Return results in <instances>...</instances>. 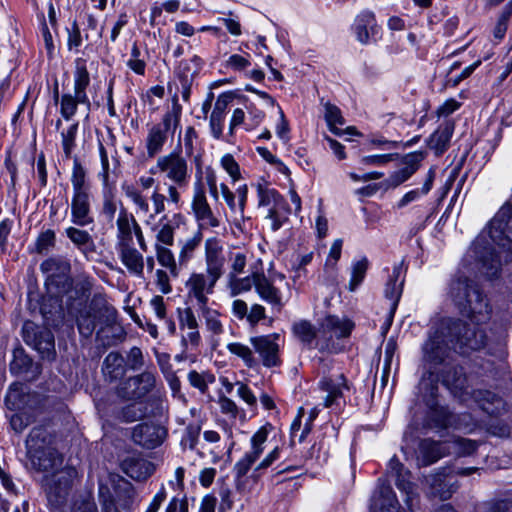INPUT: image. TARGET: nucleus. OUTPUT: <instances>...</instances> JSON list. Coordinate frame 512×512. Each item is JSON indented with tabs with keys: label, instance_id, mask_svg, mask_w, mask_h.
<instances>
[{
	"label": "nucleus",
	"instance_id": "1",
	"mask_svg": "<svg viewBox=\"0 0 512 512\" xmlns=\"http://www.w3.org/2000/svg\"><path fill=\"white\" fill-rule=\"evenodd\" d=\"M479 273L480 244L476 237L465 252L449 289V295L461 315L468 318L474 327L468 328V325L460 320L443 318L430 331L423 352L455 351L457 346L475 350L471 342L478 329L476 308L480 302Z\"/></svg>",
	"mask_w": 512,
	"mask_h": 512
},
{
	"label": "nucleus",
	"instance_id": "2",
	"mask_svg": "<svg viewBox=\"0 0 512 512\" xmlns=\"http://www.w3.org/2000/svg\"><path fill=\"white\" fill-rule=\"evenodd\" d=\"M92 287L90 277L78 276L75 285L65 291L67 314L75 318L79 333L84 337L91 336L99 325L98 341L104 347L111 346L122 334V329L115 326L117 311L102 293H95L87 304Z\"/></svg>",
	"mask_w": 512,
	"mask_h": 512
},
{
	"label": "nucleus",
	"instance_id": "3",
	"mask_svg": "<svg viewBox=\"0 0 512 512\" xmlns=\"http://www.w3.org/2000/svg\"><path fill=\"white\" fill-rule=\"evenodd\" d=\"M133 485L117 473H108L99 479L98 498L102 512H120L118 507L129 510L135 500Z\"/></svg>",
	"mask_w": 512,
	"mask_h": 512
},
{
	"label": "nucleus",
	"instance_id": "4",
	"mask_svg": "<svg viewBox=\"0 0 512 512\" xmlns=\"http://www.w3.org/2000/svg\"><path fill=\"white\" fill-rule=\"evenodd\" d=\"M512 412L504 399L492 391L482 392V429L500 438L510 436Z\"/></svg>",
	"mask_w": 512,
	"mask_h": 512
},
{
	"label": "nucleus",
	"instance_id": "5",
	"mask_svg": "<svg viewBox=\"0 0 512 512\" xmlns=\"http://www.w3.org/2000/svg\"><path fill=\"white\" fill-rule=\"evenodd\" d=\"M76 476V469L65 465L42 477L41 488L52 509H60L66 505Z\"/></svg>",
	"mask_w": 512,
	"mask_h": 512
},
{
	"label": "nucleus",
	"instance_id": "6",
	"mask_svg": "<svg viewBox=\"0 0 512 512\" xmlns=\"http://www.w3.org/2000/svg\"><path fill=\"white\" fill-rule=\"evenodd\" d=\"M425 374L436 376L449 389L464 391L467 388V378L462 367L454 366L445 354H425Z\"/></svg>",
	"mask_w": 512,
	"mask_h": 512
},
{
	"label": "nucleus",
	"instance_id": "7",
	"mask_svg": "<svg viewBox=\"0 0 512 512\" xmlns=\"http://www.w3.org/2000/svg\"><path fill=\"white\" fill-rule=\"evenodd\" d=\"M486 316L489 327L482 329V350L488 351L499 349L505 341L506 325L508 317L506 311L500 306L485 304V313L482 312V319Z\"/></svg>",
	"mask_w": 512,
	"mask_h": 512
},
{
	"label": "nucleus",
	"instance_id": "8",
	"mask_svg": "<svg viewBox=\"0 0 512 512\" xmlns=\"http://www.w3.org/2000/svg\"><path fill=\"white\" fill-rule=\"evenodd\" d=\"M259 207H269L266 218L271 220V229L277 231L288 220L290 213L288 204L275 190L258 185Z\"/></svg>",
	"mask_w": 512,
	"mask_h": 512
},
{
	"label": "nucleus",
	"instance_id": "9",
	"mask_svg": "<svg viewBox=\"0 0 512 512\" xmlns=\"http://www.w3.org/2000/svg\"><path fill=\"white\" fill-rule=\"evenodd\" d=\"M160 172L179 188L188 184V164L184 157L177 153H170L157 159L155 169L151 173Z\"/></svg>",
	"mask_w": 512,
	"mask_h": 512
},
{
	"label": "nucleus",
	"instance_id": "10",
	"mask_svg": "<svg viewBox=\"0 0 512 512\" xmlns=\"http://www.w3.org/2000/svg\"><path fill=\"white\" fill-rule=\"evenodd\" d=\"M40 270L47 276L46 283L55 286L58 294L66 291L72 285L71 264L63 256H53L44 260L40 265Z\"/></svg>",
	"mask_w": 512,
	"mask_h": 512
},
{
	"label": "nucleus",
	"instance_id": "11",
	"mask_svg": "<svg viewBox=\"0 0 512 512\" xmlns=\"http://www.w3.org/2000/svg\"><path fill=\"white\" fill-rule=\"evenodd\" d=\"M221 275L206 272L193 273L186 282L187 297L195 301L198 307H204L208 303V295L214 291V286Z\"/></svg>",
	"mask_w": 512,
	"mask_h": 512
},
{
	"label": "nucleus",
	"instance_id": "12",
	"mask_svg": "<svg viewBox=\"0 0 512 512\" xmlns=\"http://www.w3.org/2000/svg\"><path fill=\"white\" fill-rule=\"evenodd\" d=\"M144 365L143 354H107L103 373L110 381L122 378L128 370H137Z\"/></svg>",
	"mask_w": 512,
	"mask_h": 512
},
{
	"label": "nucleus",
	"instance_id": "13",
	"mask_svg": "<svg viewBox=\"0 0 512 512\" xmlns=\"http://www.w3.org/2000/svg\"><path fill=\"white\" fill-rule=\"evenodd\" d=\"M489 235L499 246L512 242V204L505 203L489 223Z\"/></svg>",
	"mask_w": 512,
	"mask_h": 512
},
{
	"label": "nucleus",
	"instance_id": "14",
	"mask_svg": "<svg viewBox=\"0 0 512 512\" xmlns=\"http://www.w3.org/2000/svg\"><path fill=\"white\" fill-rule=\"evenodd\" d=\"M155 387V377L150 372L130 377L118 387V395L126 400H139Z\"/></svg>",
	"mask_w": 512,
	"mask_h": 512
},
{
	"label": "nucleus",
	"instance_id": "15",
	"mask_svg": "<svg viewBox=\"0 0 512 512\" xmlns=\"http://www.w3.org/2000/svg\"><path fill=\"white\" fill-rule=\"evenodd\" d=\"M24 342L37 352H52L54 336L50 330L39 327L32 321H26L22 327Z\"/></svg>",
	"mask_w": 512,
	"mask_h": 512
},
{
	"label": "nucleus",
	"instance_id": "16",
	"mask_svg": "<svg viewBox=\"0 0 512 512\" xmlns=\"http://www.w3.org/2000/svg\"><path fill=\"white\" fill-rule=\"evenodd\" d=\"M402 267L403 262L394 266L393 272L385 286L384 294L387 299L391 300V304L386 319L380 328V332L382 335H385L390 329L393 322L395 311L397 309L400 297L402 295L404 280H401L400 283H397L402 271Z\"/></svg>",
	"mask_w": 512,
	"mask_h": 512
},
{
	"label": "nucleus",
	"instance_id": "17",
	"mask_svg": "<svg viewBox=\"0 0 512 512\" xmlns=\"http://www.w3.org/2000/svg\"><path fill=\"white\" fill-rule=\"evenodd\" d=\"M166 435V429L153 422L138 424L132 431L133 441L145 449H154L160 446L166 438Z\"/></svg>",
	"mask_w": 512,
	"mask_h": 512
},
{
	"label": "nucleus",
	"instance_id": "18",
	"mask_svg": "<svg viewBox=\"0 0 512 512\" xmlns=\"http://www.w3.org/2000/svg\"><path fill=\"white\" fill-rule=\"evenodd\" d=\"M27 457L37 472L51 473L64 465V457L57 448L28 451Z\"/></svg>",
	"mask_w": 512,
	"mask_h": 512
},
{
	"label": "nucleus",
	"instance_id": "19",
	"mask_svg": "<svg viewBox=\"0 0 512 512\" xmlns=\"http://www.w3.org/2000/svg\"><path fill=\"white\" fill-rule=\"evenodd\" d=\"M425 152L419 151L403 157L404 167L393 172L382 182L386 189L396 188L406 182L419 168L420 162L425 158Z\"/></svg>",
	"mask_w": 512,
	"mask_h": 512
},
{
	"label": "nucleus",
	"instance_id": "20",
	"mask_svg": "<svg viewBox=\"0 0 512 512\" xmlns=\"http://www.w3.org/2000/svg\"><path fill=\"white\" fill-rule=\"evenodd\" d=\"M71 221L78 227L92 224L94 219L91 215L90 194L85 192H73L71 201Z\"/></svg>",
	"mask_w": 512,
	"mask_h": 512
},
{
	"label": "nucleus",
	"instance_id": "21",
	"mask_svg": "<svg viewBox=\"0 0 512 512\" xmlns=\"http://www.w3.org/2000/svg\"><path fill=\"white\" fill-rule=\"evenodd\" d=\"M14 358L10 363V371L17 377L26 381L35 380L42 371L40 360H34L29 354H13Z\"/></svg>",
	"mask_w": 512,
	"mask_h": 512
},
{
	"label": "nucleus",
	"instance_id": "22",
	"mask_svg": "<svg viewBox=\"0 0 512 512\" xmlns=\"http://www.w3.org/2000/svg\"><path fill=\"white\" fill-rule=\"evenodd\" d=\"M120 468L126 475L138 481L146 480L155 470L154 464L140 455L126 456L121 461Z\"/></svg>",
	"mask_w": 512,
	"mask_h": 512
},
{
	"label": "nucleus",
	"instance_id": "23",
	"mask_svg": "<svg viewBox=\"0 0 512 512\" xmlns=\"http://www.w3.org/2000/svg\"><path fill=\"white\" fill-rule=\"evenodd\" d=\"M454 132V122L447 120L439 125L438 129L427 139V146L436 156L442 155L449 148Z\"/></svg>",
	"mask_w": 512,
	"mask_h": 512
},
{
	"label": "nucleus",
	"instance_id": "24",
	"mask_svg": "<svg viewBox=\"0 0 512 512\" xmlns=\"http://www.w3.org/2000/svg\"><path fill=\"white\" fill-rule=\"evenodd\" d=\"M25 444L27 452L45 450L46 448H56L55 436L42 425L32 428L27 436Z\"/></svg>",
	"mask_w": 512,
	"mask_h": 512
},
{
	"label": "nucleus",
	"instance_id": "25",
	"mask_svg": "<svg viewBox=\"0 0 512 512\" xmlns=\"http://www.w3.org/2000/svg\"><path fill=\"white\" fill-rule=\"evenodd\" d=\"M192 209L197 220L201 221L203 224L211 227L219 226V221L214 216L202 188L197 189L194 194Z\"/></svg>",
	"mask_w": 512,
	"mask_h": 512
},
{
	"label": "nucleus",
	"instance_id": "26",
	"mask_svg": "<svg viewBox=\"0 0 512 512\" xmlns=\"http://www.w3.org/2000/svg\"><path fill=\"white\" fill-rule=\"evenodd\" d=\"M172 116L166 114L162 124L152 127L147 138V152L150 157L158 153L166 141V133L171 127Z\"/></svg>",
	"mask_w": 512,
	"mask_h": 512
},
{
	"label": "nucleus",
	"instance_id": "27",
	"mask_svg": "<svg viewBox=\"0 0 512 512\" xmlns=\"http://www.w3.org/2000/svg\"><path fill=\"white\" fill-rule=\"evenodd\" d=\"M120 257L122 263L128 269V271L138 277L143 276L144 270V258L142 254L136 249L129 245V243L120 242Z\"/></svg>",
	"mask_w": 512,
	"mask_h": 512
},
{
	"label": "nucleus",
	"instance_id": "28",
	"mask_svg": "<svg viewBox=\"0 0 512 512\" xmlns=\"http://www.w3.org/2000/svg\"><path fill=\"white\" fill-rule=\"evenodd\" d=\"M425 482L429 486V494L441 500L449 499L454 492L453 484L444 472L426 476Z\"/></svg>",
	"mask_w": 512,
	"mask_h": 512
},
{
	"label": "nucleus",
	"instance_id": "29",
	"mask_svg": "<svg viewBox=\"0 0 512 512\" xmlns=\"http://www.w3.org/2000/svg\"><path fill=\"white\" fill-rule=\"evenodd\" d=\"M253 284L257 293L263 300L281 309L282 302L280 292L264 274H253Z\"/></svg>",
	"mask_w": 512,
	"mask_h": 512
},
{
	"label": "nucleus",
	"instance_id": "30",
	"mask_svg": "<svg viewBox=\"0 0 512 512\" xmlns=\"http://www.w3.org/2000/svg\"><path fill=\"white\" fill-rule=\"evenodd\" d=\"M378 493L379 497L374 498L372 506L381 512H396L398 500L386 480H379Z\"/></svg>",
	"mask_w": 512,
	"mask_h": 512
},
{
	"label": "nucleus",
	"instance_id": "31",
	"mask_svg": "<svg viewBox=\"0 0 512 512\" xmlns=\"http://www.w3.org/2000/svg\"><path fill=\"white\" fill-rule=\"evenodd\" d=\"M222 247L216 238H209L205 242L206 272L222 275L223 258Z\"/></svg>",
	"mask_w": 512,
	"mask_h": 512
},
{
	"label": "nucleus",
	"instance_id": "32",
	"mask_svg": "<svg viewBox=\"0 0 512 512\" xmlns=\"http://www.w3.org/2000/svg\"><path fill=\"white\" fill-rule=\"evenodd\" d=\"M453 414L443 406L433 405L430 407L425 420V427L430 429H444L449 427L453 422Z\"/></svg>",
	"mask_w": 512,
	"mask_h": 512
},
{
	"label": "nucleus",
	"instance_id": "33",
	"mask_svg": "<svg viewBox=\"0 0 512 512\" xmlns=\"http://www.w3.org/2000/svg\"><path fill=\"white\" fill-rule=\"evenodd\" d=\"M30 393L24 390V385L14 382L10 385L5 397V405L9 410L23 409L28 406Z\"/></svg>",
	"mask_w": 512,
	"mask_h": 512
},
{
	"label": "nucleus",
	"instance_id": "34",
	"mask_svg": "<svg viewBox=\"0 0 512 512\" xmlns=\"http://www.w3.org/2000/svg\"><path fill=\"white\" fill-rule=\"evenodd\" d=\"M90 83L89 72L81 60L76 63L75 80H74V93L81 104L90 106V101L86 94V88Z\"/></svg>",
	"mask_w": 512,
	"mask_h": 512
},
{
	"label": "nucleus",
	"instance_id": "35",
	"mask_svg": "<svg viewBox=\"0 0 512 512\" xmlns=\"http://www.w3.org/2000/svg\"><path fill=\"white\" fill-rule=\"evenodd\" d=\"M66 236L69 240L83 252H93L95 250V243L93 237L86 230L78 227L70 226L65 230Z\"/></svg>",
	"mask_w": 512,
	"mask_h": 512
},
{
	"label": "nucleus",
	"instance_id": "36",
	"mask_svg": "<svg viewBox=\"0 0 512 512\" xmlns=\"http://www.w3.org/2000/svg\"><path fill=\"white\" fill-rule=\"evenodd\" d=\"M500 258L494 248L482 249V276L493 279L498 276L500 271Z\"/></svg>",
	"mask_w": 512,
	"mask_h": 512
},
{
	"label": "nucleus",
	"instance_id": "37",
	"mask_svg": "<svg viewBox=\"0 0 512 512\" xmlns=\"http://www.w3.org/2000/svg\"><path fill=\"white\" fill-rule=\"evenodd\" d=\"M324 329L332 332L336 337H347L354 328V323L347 318L329 315L324 319Z\"/></svg>",
	"mask_w": 512,
	"mask_h": 512
},
{
	"label": "nucleus",
	"instance_id": "38",
	"mask_svg": "<svg viewBox=\"0 0 512 512\" xmlns=\"http://www.w3.org/2000/svg\"><path fill=\"white\" fill-rule=\"evenodd\" d=\"M375 18L372 12L364 11L356 18L355 32L358 41L366 44L369 40V30L374 33Z\"/></svg>",
	"mask_w": 512,
	"mask_h": 512
},
{
	"label": "nucleus",
	"instance_id": "39",
	"mask_svg": "<svg viewBox=\"0 0 512 512\" xmlns=\"http://www.w3.org/2000/svg\"><path fill=\"white\" fill-rule=\"evenodd\" d=\"M389 473L396 477V486L409 494L412 489V483L409 481V471L404 469L402 463L394 456L389 462Z\"/></svg>",
	"mask_w": 512,
	"mask_h": 512
},
{
	"label": "nucleus",
	"instance_id": "40",
	"mask_svg": "<svg viewBox=\"0 0 512 512\" xmlns=\"http://www.w3.org/2000/svg\"><path fill=\"white\" fill-rule=\"evenodd\" d=\"M420 451L425 465L436 462L444 455L442 444L431 439H423L420 442Z\"/></svg>",
	"mask_w": 512,
	"mask_h": 512
},
{
	"label": "nucleus",
	"instance_id": "41",
	"mask_svg": "<svg viewBox=\"0 0 512 512\" xmlns=\"http://www.w3.org/2000/svg\"><path fill=\"white\" fill-rule=\"evenodd\" d=\"M434 178H435V172L432 169H430L427 174L426 180L423 183L422 188L414 189V190L407 192L397 203V208L401 209V208L407 206L409 203L418 200L421 195L428 194L432 188Z\"/></svg>",
	"mask_w": 512,
	"mask_h": 512
},
{
	"label": "nucleus",
	"instance_id": "42",
	"mask_svg": "<svg viewBox=\"0 0 512 512\" xmlns=\"http://www.w3.org/2000/svg\"><path fill=\"white\" fill-rule=\"evenodd\" d=\"M478 63L479 62H475L474 64L465 67L459 74L456 73V71L459 69L460 63H453L447 71L445 85L448 87L457 86L463 79L469 77L473 73L478 66Z\"/></svg>",
	"mask_w": 512,
	"mask_h": 512
},
{
	"label": "nucleus",
	"instance_id": "43",
	"mask_svg": "<svg viewBox=\"0 0 512 512\" xmlns=\"http://www.w3.org/2000/svg\"><path fill=\"white\" fill-rule=\"evenodd\" d=\"M147 414V406L143 402L129 404L121 409L119 418L124 422H135L144 418Z\"/></svg>",
	"mask_w": 512,
	"mask_h": 512
},
{
	"label": "nucleus",
	"instance_id": "44",
	"mask_svg": "<svg viewBox=\"0 0 512 512\" xmlns=\"http://www.w3.org/2000/svg\"><path fill=\"white\" fill-rule=\"evenodd\" d=\"M438 380L439 379H437L436 376L429 375V378L426 379L424 375L419 383V390L421 393L424 391L423 398L429 407L435 405V397L438 390Z\"/></svg>",
	"mask_w": 512,
	"mask_h": 512
},
{
	"label": "nucleus",
	"instance_id": "45",
	"mask_svg": "<svg viewBox=\"0 0 512 512\" xmlns=\"http://www.w3.org/2000/svg\"><path fill=\"white\" fill-rule=\"evenodd\" d=\"M133 215H129L125 210H122L117 219L118 237L120 242L129 243L132 240L133 223L131 220Z\"/></svg>",
	"mask_w": 512,
	"mask_h": 512
},
{
	"label": "nucleus",
	"instance_id": "46",
	"mask_svg": "<svg viewBox=\"0 0 512 512\" xmlns=\"http://www.w3.org/2000/svg\"><path fill=\"white\" fill-rule=\"evenodd\" d=\"M279 339L278 334H272L253 338L252 343L257 352H279L280 345L277 343Z\"/></svg>",
	"mask_w": 512,
	"mask_h": 512
},
{
	"label": "nucleus",
	"instance_id": "47",
	"mask_svg": "<svg viewBox=\"0 0 512 512\" xmlns=\"http://www.w3.org/2000/svg\"><path fill=\"white\" fill-rule=\"evenodd\" d=\"M320 389L327 392V396L324 400V407L329 408L336 403V401L342 398V391L340 385L334 383L331 379H325L320 382Z\"/></svg>",
	"mask_w": 512,
	"mask_h": 512
},
{
	"label": "nucleus",
	"instance_id": "48",
	"mask_svg": "<svg viewBox=\"0 0 512 512\" xmlns=\"http://www.w3.org/2000/svg\"><path fill=\"white\" fill-rule=\"evenodd\" d=\"M325 119L333 133L336 135L342 134V130L338 129L336 125H343L345 123L344 118L341 115L340 109L332 104H326L325 106Z\"/></svg>",
	"mask_w": 512,
	"mask_h": 512
},
{
	"label": "nucleus",
	"instance_id": "49",
	"mask_svg": "<svg viewBox=\"0 0 512 512\" xmlns=\"http://www.w3.org/2000/svg\"><path fill=\"white\" fill-rule=\"evenodd\" d=\"M86 171L80 161L75 158L73 162V170L71 176V182L73 186V192H85L88 191L85 186Z\"/></svg>",
	"mask_w": 512,
	"mask_h": 512
},
{
	"label": "nucleus",
	"instance_id": "50",
	"mask_svg": "<svg viewBox=\"0 0 512 512\" xmlns=\"http://www.w3.org/2000/svg\"><path fill=\"white\" fill-rule=\"evenodd\" d=\"M367 269L368 260L366 258H362L353 265L352 276L349 283L350 291H354L364 280Z\"/></svg>",
	"mask_w": 512,
	"mask_h": 512
},
{
	"label": "nucleus",
	"instance_id": "51",
	"mask_svg": "<svg viewBox=\"0 0 512 512\" xmlns=\"http://www.w3.org/2000/svg\"><path fill=\"white\" fill-rule=\"evenodd\" d=\"M293 332L303 342H311L316 336L314 326L306 320L295 323L293 325Z\"/></svg>",
	"mask_w": 512,
	"mask_h": 512
},
{
	"label": "nucleus",
	"instance_id": "52",
	"mask_svg": "<svg viewBox=\"0 0 512 512\" xmlns=\"http://www.w3.org/2000/svg\"><path fill=\"white\" fill-rule=\"evenodd\" d=\"M157 259L162 266L169 269L170 273L173 276L178 275L174 256L169 249L162 246H157Z\"/></svg>",
	"mask_w": 512,
	"mask_h": 512
},
{
	"label": "nucleus",
	"instance_id": "53",
	"mask_svg": "<svg viewBox=\"0 0 512 512\" xmlns=\"http://www.w3.org/2000/svg\"><path fill=\"white\" fill-rule=\"evenodd\" d=\"M168 356H169V354H160V356L158 357V362H159V365L161 366L163 372L166 373V378H167L169 386L173 392V396H177L180 393L181 383L174 372L167 371V369H166L165 365L167 364Z\"/></svg>",
	"mask_w": 512,
	"mask_h": 512
},
{
	"label": "nucleus",
	"instance_id": "54",
	"mask_svg": "<svg viewBox=\"0 0 512 512\" xmlns=\"http://www.w3.org/2000/svg\"><path fill=\"white\" fill-rule=\"evenodd\" d=\"M36 252L39 254L47 253L51 248L55 246V232L51 229H47L42 232L36 240Z\"/></svg>",
	"mask_w": 512,
	"mask_h": 512
},
{
	"label": "nucleus",
	"instance_id": "55",
	"mask_svg": "<svg viewBox=\"0 0 512 512\" xmlns=\"http://www.w3.org/2000/svg\"><path fill=\"white\" fill-rule=\"evenodd\" d=\"M125 195L136 205L138 208L147 213L149 211V205L145 197L132 185H123L122 187Z\"/></svg>",
	"mask_w": 512,
	"mask_h": 512
},
{
	"label": "nucleus",
	"instance_id": "56",
	"mask_svg": "<svg viewBox=\"0 0 512 512\" xmlns=\"http://www.w3.org/2000/svg\"><path fill=\"white\" fill-rule=\"evenodd\" d=\"M80 101L77 99V96H72L71 94H64L61 98V115L69 120L77 111V106Z\"/></svg>",
	"mask_w": 512,
	"mask_h": 512
},
{
	"label": "nucleus",
	"instance_id": "57",
	"mask_svg": "<svg viewBox=\"0 0 512 512\" xmlns=\"http://www.w3.org/2000/svg\"><path fill=\"white\" fill-rule=\"evenodd\" d=\"M78 130V123L72 124L66 132L62 133V145L66 157H70L75 146V137Z\"/></svg>",
	"mask_w": 512,
	"mask_h": 512
},
{
	"label": "nucleus",
	"instance_id": "58",
	"mask_svg": "<svg viewBox=\"0 0 512 512\" xmlns=\"http://www.w3.org/2000/svg\"><path fill=\"white\" fill-rule=\"evenodd\" d=\"M202 240V235L200 232L196 233L192 238H189L185 241L179 256L180 262L187 260L195 250V248L200 244Z\"/></svg>",
	"mask_w": 512,
	"mask_h": 512
},
{
	"label": "nucleus",
	"instance_id": "59",
	"mask_svg": "<svg viewBox=\"0 0 512 512\" xmlns=\"http://www.w3.org/2000/svg\"><path fill=\"white\" fill-rule=\"evenodd\" d=\"M221 164L227 173L233 178V180H238L240 178L239 165L232 155H224L221 159Z\"/></svg>",
	"mask_w": 512,
	"mask_h": 512
},
{
	"label": "nucleus",
	"instance_id": "60",
	"mask_svg": "<svg viewBox=\"0 0 512 512\" xmlns=\"http://www.w3.org/2000/svg\"><path fill=\"white\" fill-rule=\"evenodd\" d=\"M206 319L207 326L210 330L214 332H219L221 330V323L217 319V312L214 310H211L205 305L204 307H198Z\"/></svg>",
	"mask_w": 512,
	"mask_h": 512
},
{
	"label": "nucleus",
	"instance_id": "61",
	"mask_svg": "<svg viewBox=\"0 0 512 512\" xmlns=\"http://www.w3.org/2000/svg\"><path fill=\"white\" fill-rule=\"evenodd\" d=\"M31 423V419L28 415L24 413L14 414L10 419L11 428L16 433H21L24 429H26Z\"/></svg>",
	"mask_w": 512,
	"mask_h": 512
},
{
	"label": "nucleus",
	"instance_id": "62",
	"mask_svg": "<svg viewBox=\"0 0 512 512\" xmlns=\"http://www.w3.org/2000/svg\"><path fill=\"white\" fill-rule=\"evenodd\" d=\"M512 14H510L509 12L503 10V12L501 13L498 21H497V24L494 28V31H493V34H494V37L498 40H501L505 33H506V30H507V25H508V21L510 19Z\"/></svg>",
	"mask_w": 512,
	"mask_h": 512
},
{
	"label": "nucleus",
	"instance_id": "63",
	"mask_svg": "<svg viewBox=\"0 0 512 512\" xmlns=\"http://www.w3.org/2000/svg\"><path fill=\"white\" fill-rule=\"evenodd\" d=\"M396 154L365 156L361 162L365 165H384L395 158Z\"/></svg>",
	"mask_w": 512,
	"mask_h": 512
},
{
	"label": "nucleus",
	"instance_id": "64",
	"mask_svg": "<svg viewBox=\"0 0 512 512\" xmlns=\"http://www.w3.org/2000/svg\"><path fill=\"white\" fill-rule=\"evenodd\" d=\"M460 107V103L455 99H448L438 109L437 115L439 117H447Z\"/></svg>",
	"mask_w": 512,
	"mask_h": 512
}]
</instances>
